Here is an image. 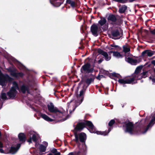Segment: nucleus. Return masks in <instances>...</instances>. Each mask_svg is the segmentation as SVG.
Listing matches in <instances>:
<instances>
[{"label": "nucleus", "instance_id": "9", "mask_svg": "<svg viewBox=\"0 0 155 155\" xmlns=\"http://www.w3.org/2000/svg\"><path fill=\"white\" fill-rule=\"evenodd\" d=\"M43 143L44 145L41 144L40 145L39 147L40 150L39 154L40 155H42L44 153L43 152L45 151L46 147L48 145V143L44 141Z\"/></svg>", "mask_w": 155, "mask_h": 155}, {"label": "nucleus", "instance_id": "34", "mask_svg": "<svg viewBox=\"0 0 155 155\" xmlns=\"http://www.w3.org/2000/svg\"><path fill=\"white\" fill-rule=\"evenodd\" d=\"M115 122V121L114 120H112L109 123L108 125L109 126L111 127L113 124H114Z\"/></svg>", "mask_w": 155, "mask_h": 155}, {"label": "nucleus", "instance_id": "22", "mask_svg": "<svg viewBox=\"0 0 155 155\" xmlns=\"http://www.w3.org/2000/svg\"><path fill=\"white\" fill-rule=\"evenodd\" d=\"M111 53H113V56L117 58H121L123 57V55L121 54L120 52L117 51H110Z\"/></svg>", "mask_w": 155, "mask_h": 155}, {"label": "nucleus", "instance_id": "1", "mask_svg": "<svg viewBox=\"0 0 155 155\" xmlns=\"http://www.w3.org/2000/svg\"><path fill=\"white\" fill-rule=\"evenodd\" d=\"M87 125L89 127V130L90 132L91 133H96L97 134H101L106 136L108 134V133L111 131L112 127H110L108 129L107 132L106 131H99L96 130L92 123L91 121H87L85 122H81L78 123L76 127L74 128V136L75 137V140L77 143L79 142L80 140L82 142L85 141L86 139V134L84 133H81L78 135L76 132L77 131L81 130L85 127Z\"/></svg>", "mask_w": 155, "mask_h": 155}, {"label": "nucleus", "instance_id": "48", "mask_svg": "<svg viewBox=\"0 0 155 155\" xmlns=\"http://www.w3.org/2000/svg\"><path fill=\"white\" fill-rule=\"evenodd\" d=\"M114 44H112L110 45V47H114Z\"/></svg>", "mask_w": 155, "mask_h": 155}, {"label": "nucleus", "instance_id": "23", "mask_svg": "<svg viewBox=\"0 0 155 155\" xmlns=\"http://www.w3.org/2000/svg\"><path fill=\"white\" fill-rule=\"evenodd\" d=\"M127 7L125 5H123L119 8V12L120 13H124L127 9Z\"/></svg>", "mask_w": 155, "mask_h": 155}, {"label": "nucleus", "instance_id": "39", "mask_svg": "<svg viewBox=\"0 0 155 155\" xmlns=\"http://www.w3.org/2000/svg\"><path fill=\"white\" fill-rule=\"evenodd\" d=\"M103 77V75H99L97 77V78L98 80H100L101 78Z\"/></svg>", "mask_w": 155, "mask_h": 155}, {"label": "nucleus", "instance_id": "11", "mask_svg": "<svg viewBox=\"0 0 155 155\" xmlns=\"http://www.w3.org/2000/svg\"><path fill=\"white\" fill-rule=\"evenodd\" d=\"M20 147V144H18L16 147H12L10 149L7 148L8 151V153H10L12 154H14L18 150Z\"/></svg>", "mask_w": 155, "mask_h": 155}, {"label": "nucleus", "instance_id": "36", "mask_svg": "<svg viewBox=\"0 0 155 155\" xmlns=\"http://www.w3.org/2000/svg\"><path fill=\"white\" fill-rule=\"evenodd\" d=\"M147 72H143L142 74V78H145L147 77Z\"/></svg>", "mask_w": 155, "mask_h": 155}, {"label": "nucleus", "instance_id": "15", "mask_svg": "<svg viewBox=\"0 0 155 155\" xmlns=\"http://www.w3.org/2000/svg\"><path fill=\"white\" fill-rule=\"evenodd\" d=\"M91 31L92 34L96 36L98 35V27L96 25H92L91 28Z\"/></svg>", "mask_w": 155, "mask_h": 155}, {"label": "nucleus", "instance_id": "47", "mask_svg": "<svg viewBox=\"0 0 155 155\" xmlns=\"http://www.w3.org/2000/svg\"><path fill=\"white\" fill-rule=\"evenodd\" d=\"M114 47H115V48L118 47V45H114Z\"/></svg>", "mask_w": 155, "mask_h": 155}, {"label": "nucleus", "instance_id": "33", "mask_svg": "<svg viewBox=\"0 0 155 155\" xmlns=\"http://www.w3.org/2000/svg\"><path fill=\"white\" fill-rule=\"evenodd\" d=\"M0 152L2 153H8V150L7 148L6 149H5V150L1 148L0 149Z\"/></svg>", "mask_w": 155, "mask_h": 155}, {"label": "nucleus", "instance_id": "45", "mask_svg": "<svg viewBox=\"0 0 155 155\" xmlns=\"http://www.w3.org/2000/svg\"><path fill=\"white\" fill-rule=\"evenodd\" d=\"M69 117V115H68L67 116V117H66L65 118H64V120H67L68 118Z\"/></svg>", "mask_w": 155, "mask_h": 155}, {"label": "nucleus", "instance_id": "13", "mask_svg": "<svg viewBox=\"0 0 155 155\" xmlns=\"http://www.w3.org/2000/svg\"><path fill=\"white\" fill-rule=\"evenodd\" d=\"M154 123H155V115L153 117L147 125L146 128L144 129V132H142V133L143 134H145L148 130L149 128L152 126Z\"/></svg>", "mask_w": 155, "mask_h": 155}, {"label": "nucleus", "instance_id": "12", "mask_svg": "<svg viewBox=\"0 0 155 155\" xmlns=\"http://www.w3.org/2000/svg\"><path fill=\"white\" fill-rule=\"evenodd\" d=\"M132 81L133 79L131 78L130 79H119L118 81L120 84H134V83H132Z\"/></svg>", "mask_w": 155, "mask_h": 155}, {"label": "nucleus", "instance_id": "7", "mask_svg": "<svg viewBox=\"0 0 155 155\" xmlns=\"http://www.w3.org/2000/svg\"><path fill=\"white\" fill-rule=\"evenodd\" d=\"M93 70V68L91 67V65L89 63H87L83 65L81 69V72L82 73H91Z\"/></svg>", "mask_w": 155, "mask_h": 155}, {"label": "nucleus", "instance_id": "50", "mask_svg": "<svg viewBox=\"0 0 155 155\" xmlns=\"http://www.w3.org/2000/svg\"><path fill=\"white\" fill-rule=\"evenodd\" d=\"M109 49L110 50H113V48H111L110 47Z\"/></svg>", "mask_w": 155, "mask_h": 155}, {"label": "nucleus", "instance_id": "17", "mask_svg": "<svg viewBox=\"0 0 155 155\" xmlns=\"http://www.w3.org/2000/svg\"><path fill=\"white\" fill-rule=\"evenodd\" d=\"M125 60L126 61L132 65H136L137 63V60L134 59L130 58H126Z\"/></svg>", "mask_w": 155, "mask_h": 155}, {"label": "nucleus", "instance_id": "31", "mask_svg": "<svg viewBox=\"0 0 155 155\" xmlns=\"http://www.w3.org/2000/svg\"><path fill=\"white\" fill-rule=\"evenodd\" d=\"M67 2L68 3L71 5V6L74 7L75 5V2H74L71 0H67Z\"/></svg>", "mask_w": 155, "mask_h": 155}, {"label": "nucleus", "instance_id": "8", "mask_svg": "<svg viewBox=\"0 0 155 155\" xmlns=\"http://www.w3.org/2000/svg\"><path fill=\"white\" fill-rule=\"evenodd\" d=\"M30 138L28 140V142L29 143L31 142L32 140L36 142L37 140V137L38 136L37 134L33 131H31L30 133Z\"/></svg>", "mask_w": 155, "mask_h": 155}, {"label": "nucleus", "instance_id": "30", "mask_svg": "<svg viewBox=\"0 0 155 155\" xmlns=\"http://www.w3.org/2000/svg\"><path fill=\"white\" fill-rule=\"evenodd\" d=\"M142 69V67L140 66H139L137 67L136 68L135 71V72L134 74H139V72H140V70Z\"/></svg>", "mask_w": 155, "mask_h": 155}, {"label": "nucleus", "instance_id": "29", "mask_svg": "<svg viewBox=\"0 0 155 155\" xmlns=\"http://www.w3.org/2000/svg\"><path fill=\"white\" fill-rule=\"evenodd\" d=\"M106 20L105 18H101V20L98 21V23L101 26H102L106 23Z\"/></svg>", "mask_w": 155, "mask_h": 155}, {"label": "nucleus", "instance_id": "46", "mask_svg": "<svg viewBox=\"0 0 155 155\" xmlns=\"http://www.w3.org/2000/svg\"><path fill=\"white\" fill-rule=\"evenodd\" d=\"M145 121H146V120H145V119L142 120L141 121L142 123L145 122Z\"/></svg>", "mask_w": 155, "mask_h": 155}, {"label": "nucleus", "instance_id": "37", "mask_svg": "<svg viewBox=\"0 0 155 155\" xmlns=\"http://www.w3.org/2000/svg\"><path fill=\"white\" fill-rule=\"evenodd\" d=\"M19 68L21 69H24L25 68V66H24L21 63L19 64Z\"/></svg>", "mask_w": 155, "mask_h": 155}, {"label": "nucleus", "instance_id": "42", "mask_svg": "<svg viewBox=\"0 0 155 155\" xmlns=\"http://www.w3.org/2000/svg\"><path fill=\"white\" fill-rule=\"evenodd\" d=\"M103 61V59H99L98 61V63L99 64H100L101 63V62H102Z\"/></svg>", "mask_w": 155, "mask_h": 155}, {"label": "nucleus", "instance_id": "41", "mask_svg": "<svg viewBox=\"0 0 155 155\" xmlns=\"http://www.w3.org/2000/svg\"><path fill=\"white\" fill-rule=\"evenodd\" d=\"M3 147V144L2 143V142L0 141V148H2Z\"/></svg>", "mask_w": 155, "mask_h": 155}, {"label": "nucleus", "instance_id": "27", "mask_svg": "<svg viewBox=\"0 0 155 155\" xmlns=\"http://www.w3.org/2000/svg\"><path fill=\"white\" fill-rule=\"evenodd\" d=\"M108 19L109 21H111L113 22H115L116 21V18L115 16L114 15H110L108 18Z\"/></svg>", "mask_w": 155, "mask_h": 155}, {"label": "nucleus", "instance_id": "21", "mask_svg": "<svg viewBox=\"0 0 155 155\" xmlns=\"http://www.w3.org/2000/svg\"><path fill=\"white\" fill-rule=\"evenodd\" d=\"M21 90L23 93H25L26 92H27L28 93H29V87L28 86L23 85L21 87Z\"/></svg>", "mask_w": 155, "mask_h": 155}, {"label": "nucleus", "instance_id": "40", "mask_svg": "<svg viewBox=\"0 0 155 155\" xmlns=\"http://www.w3.org/2000/svg\"><path fill=\"white\" fill-rule=\"evenodd\" d=\"M3 102L2 100L0 99V109L2 107V106Z\"/></svg>", "mask_w": 155, "mask_h": 155}, {"label": "nucleus", "instance_id": "49", "mask_svg": "<svg viewBox=\"0 0 155 155\" xmlns=\"http://www.w3.org/2000/svg\"><path fill=\"white\" fill-rule=\"evenodd\" d=\"M35 145L36 147H37L38 146V144L37 143H35Z\"/></svg>", "mask_w": 155, "mask_h": 155}, {"label": "nucleus", "instance_id": "20", "mask_svg": "<svg viewBox=\"0 0 155 155\" xmlns=\"http://www.w3.org/2000/svg\"><path fill=\"white\" fill-rule=\"evenodd\" d=\"M17 70L16 69L15 72H14L12 77L16 78H19L22 77L24 76V74L21 72H17Z\"/></svg>", "mask_w": 155, "mask_h": 155}, {"label": "nucleus", "instance_id": "16", "mask_svg": "<svg viewBox=\"0 0 155 155\" xmlns=\"http://www.w3.org/2000/svg\"><path fill=\"white\" fill-rule=\"evenodd\" d=\"M111 34L113 37V38L115 39H119L121 37L119 32L117 30L113 31L111 33Z\"/></svg>", "mask_w": 155, "mask_h": 155}, {"label": "nucleus", "instance_id": "10", "mask_svg": "<svg viewBox=\"0 0 155 155\" xmlns=\"http://www.w3.org/2000/svg\"><path fill=\"white\" fill-rule=\"evenodd\" d=\"M98 52L100 54H101L104 56L105 60L106 61H109L110 59L111 58V55H108L107 52L102 50H99Z\"/></svg>", "mask_w": 155, "mask_h": 155}, {"label": "nucleus", "instance_id": "28", "mask_svg": "<svg viewBox=\"0 0 155 155\" xmlns=\"http://www.w3.org/2000/svg\"><path fill=\"white\" fill-rule=\"evenodd\" d=\"M16 69L14 68H9L7 69L8 71L10 73L11 76H12L14 72H15Z\"/></svg>", "mask_w": 155, "mask_h": 155}, {"label": "nucleus", "instance_id": "5", "mask_svg": "<svg viewBox=\"0 0 155 155\" xmlns=\"http://www.w3.org/2000/svg\"><path fill=\"white\" fill-rule=\"evenodd\" d=\"M13 86L11 89L7 93V95L10 98H13L17 93L16 90H19V88L17 83L15 81L13 83Z\"/></svg>", "mask_w": 155, "mask_h": 155}, {"label": "nucleus", "instance_id": "2", "mask_svg": "<svg viewBox=\"0 0 155 155\" xmlns=\"http://www.w3.org/2000/svg\"><path fill=\"white\" fill-rule=\"evenodd\" d=\"M47 107L48 110L53 113L52 114H50L48 113L47 114L49 115H51L54 119H57L59 117H63L66 115V112L63 110H58L56 107H54L52 103L48 104Z\"/></svg>", "mask_w": 155, "mask_h": 155}, {"label": "nucleus", "instance_id": "6", "mask_svg": "<svg viewBox=\"0 0 155 155\" xmlns=\"http://www.w3.org/2000/svg\"><path fill=\"white\" fill-rule=\"evenodd\" d=\"M13 79L7 74H3L0 70V85L3 86L6 81H12Z\"/></svg>", "mask_w": 155, "mask_h": 155}, {"label": "nucleus", "instance_id": "26", "mask_svg": "<svg viewBox=\"0 0 155 155\" xmlns=\"http://www.w3.org/2000/svg\"><path fill=\"white\" fill-rule=\"evenodd\" d=\"M123 51L125 53L128 52L130 51V47L127 45L123 46Z\"/></svg>", "mask_w": 155, "mask_h": 155}, {"label": "nucleus", "instance_id": "43", "mask_svg": "<svg viewBox=\"0 0 155 155\" xmlns=\"http://www.w3.org/2000/svg\"><path fill=\"white\" fill-rule=\"evenodd\" d=\"M151 63L152 64L155 66V60H154L152 61Z\"/></svg>", "mask_w": 155, "mask_h": 155}, {"label": "nucleus", "instance_id": "24", "mask_svg": "<svg viewBox=\"0 0 155 155\" xmlns=\"http://www.w3.org/2000/svg\"><path fill=\"white\" fill-rule=\"evenodd\" d=\"M18 137L20 141L23 142L25 140V135L24 134L20 133L18 135Z\"/></svg>", "mask_w": 155, "mask_h": 155}, {"label": "nucleus", "instance_id": "19", "mask_svg": "<svg viewBox=\"0 0 155 155\" xmlns=\"http://www.w3.org/2000/svg\"><path fill=\"white\" fill-rule=\"evenodd\" d=\"M40 116L43 119L47 121L52 122L53 120V119L50 118L45 114H41Z\"/></svg>", "mask_w": 155, "mask_h": 155}, {"label": "nucleus", "instance_id": "32", "mask_svg": "<svg viewBox=\"0 0 155 155\" xmlns=\"http://www.w3.org/2000/svg\"><path fill=\"white\" fill-rule=\"evenodd\" d=\"M1 97L2 99L3 100H5L7 99V98L6 96V94L5 93H2Z\"/></svg>", "mask_w": 155, "mask_h": 155}, {"label": "nucleus", "instance_id": "38", "mask_svg": "<svg viewBox=\"0 0 155 155\" xmlns=\"http://www.w3.org/2000/svg\"><path fill=\"white\" fill-rule=\"evenodd\" d=\"M91 79H88L86 80V83L89 84L91 83Z\"/></svg>", "mask_w": 155, "mask_h": 155}, {"label": "nucleus", "instance_id": "44", "mask_svg": "<svg viewBox=\"0 0 155 155\" xmlns=\"http://www.w3.org/2000/svg\"><path fill=\"white\" fill-rule=\"evenodd\" d=\"M151 32L152 33V34L155 35V29H154L153 30L151 31Z\"/></svg>", "mask_w": 155, "mask_h": 155}, {"label": "nucleus", "instance_id": "14", "mask_svg": "<svg viewBox=\"0 0 155 155\" xmlns=\"http://www.w3.org/2000/svg\"><path fill=\"white\" fill-rule=\"evenodd\" d=\"M155 54V51H153L150 50H146L143 51L142 53V56H144L147 55L149 57H151L153 55Z\"/></svg>", "mask_w": 155, "mask_h": 155}, {"label": "nucleus", "instance_id": "4", "mask_svg": "<svg viewBox=\"0 0 155 155\" xmlns=\"http://www.w3.org/2000/svg\"><path fill=\"white\" fill-rule=\"evenodd\" d=\"M124 128V131L125 132L131 134H143L142 132H144V130L142 129V130H139L137 128H136L134 126L133 124L130 122H128L125 125L123 126Z\"/></svg>", "mask_w": 155, "mask_h": 155}, {"label": "nucleus", "instance_id": "35", "mask_svg": "<svg viewBox=\"0 0 155 155\" xmlns=\"http://www.w3.org/2000/svg\"><path fill=\"white\" fill-rule=\"evenodd\" d=\"M127 0H116V1L118 2L124 3L127 2Z\"/></svg>", "mask_w": 155, "mask_h": 155}, {"label": "nucleus", "instance_id": "18", "mask_svg": "<svg viewBox=\"0 0 155 155\" xmlns=\"http://www.w3.org/2000/svg\"><path fill=\"white\" fill-rule=\"evenodd\" d=\"M142 78V74L139 73L138 74H134L133 75V78H131V79H133L132 83H134V81L135 80L140 79ZM135 83V82H134V83Z\"/></svg>", "mask_w": 155, "mask_h": 155}, {"label": "nucleus", "instance_id": "25", "mask_svg": "<svg viewBox=\"0 0 155 155\" xmlns=\"http://www.w3.org/2000/svg\"><path fill=\"white\" fill-rule=\"evenodd\" d=\"M58 0H50V3L54 6H59L61 5L60 2H57Z\"/></svg>", "mask_w": 155, "mask_h": 155}, {"label": "nucleus", "instance_id": "3", "mask_svg": "<svg viewBox=\"0 0 155 155\" xmlns=\"http://www.w3.org/2000/svg\"><path fill=\"white\" fill-rule=\"evenodd\" d=\"M84 91L83 90H82L80 91L79 94L77 97L78 102L74 100H72L69 103H68V109L70 113H71L72 110H74L76 107L82 103L84 99Z\"/></svg>", "mask_w": 155, "mask_h": 155}]
</instances>
